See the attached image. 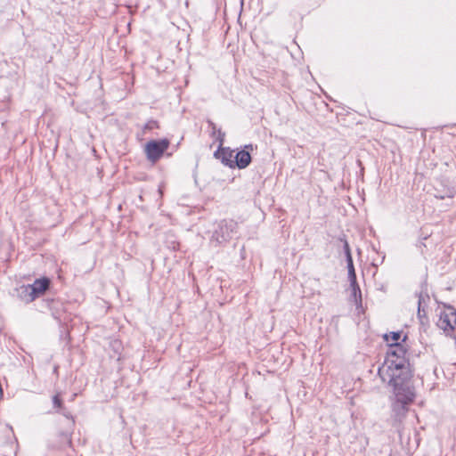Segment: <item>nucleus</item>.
I'll return each mask as SVG.
<instances>
[{
  "instance_id": "nucleus-1",
  "label": "nucleus",
  "mask_w": 456,
  "mask_h": 456,
  "mask_svg": "<svg viewBox=\"0 0 456 456\" xmlns=\"http://www.w3.org/2000/svg\"><path fill=\"white\" fill-rule=\"evenodd\" d=\"M399 366L382 365L379 368V376L383 382L393 387L395 403L393 409L395 411H406L407 406L415 398L413 387L411 385V372L409 364Z\"/></svg>"
},
{
  "instance_id": "nucleus-2",
  "label": "nucleus",
  "mask_w": 456,
  "mask_h": 456,
  "mask_svg": "<svg viewBox=\"0 0 456 456\" xmlns=\"http://www.w3.org/2000/svg\"><path fill=\"white\" fill-rule=\"evenodd\" d=\"M238 224L233 220H222L213 232L210 241L218 245L229 241L237 233Z\"/></svg>"
},
{
  "instance_id": "nucleus-3",
  "label": "nucleus",
  "mask_w": 456,
  "mask_h": 456,
  "mask_svg": "<svg viewBox=\"0 0 456 456\" xmlns=\"http://www.w3.org/2000/svg\"><path fill=\"white\" fill-rule=\"evenodd\" d=\"M406 353V348L402 343H390L383 365L399 366L398 364H409L405 357Z\"/></svg>"
},
{
  "instance_id": "nucleus-4",
  "label": "nucleus",
  "mask_w": 456,
  "mask_h": 456,
  "mask_svg": "<svg viewBox=\"0 0 456 456\" xmlns=\"http://www.w3.org/2000/svg\"><path fill=\"white\" fill-rule=\"evenodd\" d=\"M436 325L439 329L443 330L446 335L455 337L456 311L453 308H449L447 311L442 312Z\"/></svg>"
},
{
  "instance_id": "nucleus-5",
  "label": "nucleus",
  "mask_w": 456,
  "mask_h": 456,
  "mask_svg": "<svg viewBox=\"0 0 456 456\" xmlns=\"http://www.w3.org/2000/svg\"><path fill=\"white\" fill-rule=\"evenodd\" d=\"M169 144V141L166 138L148 142L144 149L148 160L153 163L159 160L163 153L167 150Z\"/></svg>"
},
{
  "instance_id": "nucleus-6",
  "label": "nucleus",
  "mask_w": 456,
  "mask_h": 456,
  "mask_svg": "<svg viewBox=\"0 0 456 456\" xmlns=\"http://www.w3.org/2000/svg\"><path fill=\"white\" fill-rule=\"evenodd\" d=\"M253 150V144H247L243 150L238 151L234 156L235 166L240 169L246 168L251 162L250 151Z\"/></svg>"
},
{
  "instance_id": "nucleus-7",
  "label": "nucleus",
  "mask_w": 456,
  "mask_h": 456,
  "mask_svg": "<svg viewBox=\"0 0 456 456\" xmlns=\"http://www.w3.org/2000/svg\"><path fill=\"white\" fill-rule=\"evenodd\" d=\"M50 281L48 278L36 280L32 284H28L27 289L30 294H34L35 298L43 295L49 288Z\"/></svg>"
},
{
  "instance_id": "nucleus-8",
  "label": "nucleus",
  "mask_w": 456,
  "mask_h": 456,
  "mask_svg": "<svg viewBox=\"0 0 456 456\" xmlns=\"http://www.w3.org/2000/svg\"><path fill=\"white\" fill-rule=\"evenodd\" d=\"M347 270H348V278L351 283V287L353 289V293L356 296V293L359 292L361 295L360 288L356 282V274L354 267L353 258L346 259Z\"/></svg>"
},
{
  "instance_id": "nucleus-9",
  "label": "nucleus",
  "mask_w": 456,
  "mask_h": 456,
  "mask_svg": "<svg viewBox=\"0 0 456 456\" xmlns=\"http://www.w3.org/2000/svg\"><path fill=\"white\" fill-rule=\"evenodd\" d=\"M233 153L234 151L229 149L222 150V162L230 167L235 166V159L233 160L235 155Z\"/></svg>"
},
{
  "instance_id": "nucleus-10",
  "label": "nucleus",
  "mask_w": 456,
  "mask_h": 456,
  "mask_svg": "<svg viewBox=\"0 0 456 456\" xmlns=\"http://www.w3.org/2000/svg\"><path fill=\"white\" fill-rule=\"evenodd\" d=\"M418 315L419 318L422 317V312H425V307L428 305V302L429 301V296L428 293L420 292L418 296Z\"/></svg>"
},
{
  "instance_id": "nucleus-11",
  "label": "nucleus",
  "mask_w": 456,
  "mask_h": 456,
  "mask_svg": "<svg viewBox=\"0 0 456 456\" xmlns=\"http://www.w3.org/2000/svg\"><path fill=\"white\" fill-rule=\"evenodd\" d=\"M53 407L57 408L59 411H61V414L65 416L68 419H72V416L69 411L66 410V408L63 406L61 399L59 397V395H54L53 397Z\"/></svg>"
},
{
  "instance_id": "nucleus-12",
  "label": "nucleus",
  "mask_w": 456,
  "mask_h": 456,
  "mask_svg": "<svg viewBox=\"0 0 456 456\" xmlns=\"http://www.w3.org/2000/svg\"><path fill=\"white\" fill-rule=\"evenodd\" d=\"M28 288V285H25V286H21L20 290H19V293H20V298L27 302V303H29V302H32L34 301L36 298L34 297V294H30L27 289Z\"/></svg>"
},
{
  "instance_id": "nucleus-13",
  "label": "nucleus",
  "mask_w": 456,
  "mask_h": 456,
  "mask_svg": "<svg viewBox=\"0 0 456 456\" xmlns=\"http://www.w3.org/2000/svg\"><path fill=\"white\" fill-rule=\"evenodd\" d=\"M159 128V123L156 120H149L143 126L144 131H151Z\"/></svg>"
},
{
  "instance_id": "nucleus-14",
  "label": "nucleus",
  "mask_w": 456,
  "mask_h": 456,
  "mask_svg": "<svg viewBox=\"0 0 456 456\" xmlns=\"http://www.w3.org/2000/svg\"><path fill=\"white\" fill-rule=\"evenodd\" d=\"M341 241H343V248H344V252H345V255H346V259H350L352 258V255H351V249H350V247H349V244L347 242V240L346 239H340Z\"/></svg>"
},
{
  "instance_id": "nucleus-15",
  "label": "nucleus",
  "mask_w": 456,
  "mask_h": 456,
  "mask_svg": "<svg viewBox=\"0 0 456 456\" xmlns=\"http://www.w3.org/2000/svg\"><path fill=\"white\" fill-rule=\"evenodd\" d=\"M400 338H401V333L400 332H392L391 333L392 343H400L399 342Z\"/></svg>"
},
{
  "instance_id": "nucleus-16",
  "label": "nucleus",
  "mask_w": 456,
  "mask_h": 456,
  "mask_svg": "<svg viewBox=\"0 0 456 456\" xmlns=\"http://www.w3.org/2000/svg\"><path fill=\"white\" fill-rule=\"evenodd\" d=\"M224 134L219 129L218 130V137H217V139L220 141L221 143L224 141Z\"/></svg>"
},
{
  "instance_id": "nucleus-17",
  "label": "nucleus",
  "mask_w": 456,
  "mask_h": 456,
  "mask_svg": "<svg viewBox=\"0 0 456 456\" xmlns=\"http://www.w3.org/2000/svg\"><path fill=\"white\" fill-rule=\"evenodd\" d=\"M209 125L212 126V128L215 130L216 129V126L213 122H209Z\"/></svg>"
},
{
  "instance_id": "nucleus-18",
  "label": "nucleus",
  "mask_w": 456,
  "mask_h": 456,
  "mask_svg": "<svg viewBox=\"0 0 456 456\" xmlns=\"http://www.w3.org/2000/svg\"><path fill=\"white\" fill-rule=\"evenodd\" d=\"M385 339H386V341L389 342V336L388 335H385Z\"/></svg>"
}]
</instances>
